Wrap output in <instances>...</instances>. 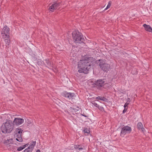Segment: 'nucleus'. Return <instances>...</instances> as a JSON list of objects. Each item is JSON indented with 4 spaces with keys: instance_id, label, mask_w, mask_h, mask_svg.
<instances>
[{
    "instance_id": "obj_1",
    "label": "nucleus",
    "mask_w": 152,
    "mask_h": 152,
    "mask_svg": "<svg viewBox=\"0 0 152 152\" xmlns=\"http://www.w3.org/2000/svg\"><path fill=\"white\" fill-rule=\"evenodd\" d=\"M93 57H85L78 63V67L79 68L78 71L80 73L87 74L91 66L93 65Z\"/></svg>"
},
{
    "instance_id": "obj_2",
    "label": "nucleus",
    "mask_w": 152,
    "mask_h": 152,
    "mask_svg": "<svg viewBox=\"0 0 152 152\" xmlns=\"http://www.w3.org/2000/svg\"><path fill=\"white\" fill-rule=\"evenodd\" d=\"M14 126V125L12 121L7 120L5 123L3 124L1 127V130L3 133H9L12 130Z\"/></svg>"
},
{
    "instance_id": "obj_3",
    "label": "nucleus",
    "mask_w": 152,
    "mask_h": 152,
    "mask_svg": "<svg viewBox=\"0 0 152 152\" xmlns=\"http://www.w3.org/2000/svg\"><path fill=\"white\" fill-rule=\"evenodd\" d=\"M72 34L74 41L76 43L83 42L84 39L81 33L77 31H75Z\"/></svg>"
},
{
    "instance_id": "obj_4",
    "label": "nucleus",
    "mask_w": 152,
    "mask_h": 152,
    "mask_svg": "<svg viewBox=\"0 0 152 152\" xmlns=\"http://www.w3.org/2000/svg\"><path fill=\"white\" fill-rule=\"evenodd\" d=\"M99 61L98 64L101 69L105 72L109 70L110 67V65L106 63L105 60L99 59L97 60Z\"/></svg>"
},
{
    "instance_id": "obj_5",
    "label": "nucleus",
    "mask_w": 152,
    "mask_h": 152,
    "mask_svg": "<svg viewBox=\"0 0 152 152\" xmlns=\"http://www.w3.org/2000/svg\"><path fill=\"white\" fill-rule=\"evenodd\" d=\"M88 83L90 85H95L96 86H102L106 84V80L104 79H99L96 81L90 80L88 81Z\"/></svg>"
},
{
    "instance_id": "obj_6",
    "label": "nucleus",
    "mask_w": 152,
    "mask_h": 152,
    "mask_svg": "<svg viewBox=\"0 0 152 152\" xmlns=\"http://www.w3.org/2000/svg\"><path fill=\"white\" fill-rule=\"evenodd\" d=\"M23 131L20 128H19L16 129L15 132L14 138L16 140L20 142H22L23 140L21 137V133Z\"/></svg>"
},
{
    "instance_id": "obj_7",
    "label": "nucleus",
    "mask_w": 152,
    "mask_h": 152,
    "mask_svg": "<svg viewBox=\"0 0 152 152\" xmlns=\"http://www.w3.org/2000/svg\"><path fill=\"white\" fill-rule=\"evenodd\" d=\"M10 29L7 26H5L1 31V34L2 38L5 39V38L10 37Z\"/></svg>"
},
{
    "instance_id": "obj_8",
    "label": "nucleus",
    "mask_w": 152,
    "mask_h": 152,
    "mask_svg": "<svg viewBox=\"0 0 152 152\" xmlns=\"http://www.w3.org/2000/svg\"><path fill=\"white\" fill-rule=\"evenodd\" d=\"M132 131L131 127L126 126L123 127L121 129V136L123 137L126 134L130 133Z\"/></svg>"
},
{
    "instance_id": "obj_9",
    "label": "nucleus",
    "mask_w": 152,
    "mask_h": 152,
    "mask_svg": "<svg viewBox=\"0 0 152 152\" xmlns=\"http://www.w3.org/2000/svg\"><path fill=\"white\" fill-rule=\"evenodd\" d=\"M24 122V120L23 119L19 118H15L13 122L14 126L16 125L18 126Z\"/></svg>"
},
{
    "instance_id": "obj_10",
    "label": "nucleus",
    "mask_w": 152,
    "mask_h": 152,
    "mask_svg": "<svg viewBox=\"0 0 152 152\" xmlns=\"http://www.w3.org/2000/svg\"><path fill=\"white\" fill-rule=\"evenodd\" d=\"M36 144V141L31 142L30 144V145L23 152H31L34 148Z\"/></svg>"
},
{
    "instance_id": "obj_11",
    "label": "nucleus",
    "mask_w": 152,
    "mask_h": 152,
    "mask_svg": "<svg viewBox=\"0 0 152 152\" xmlns=\"http://www.w3.org/2000/svg\"><path fill=\"white\" fill-rule=\"evenodd\" d=\"M75 94L73 93H69L67 92L63 93L62 95L63 96L67 98L68 99H72L74 96Z\"/></svg>"
},
{
    "instance_id": "obj_12",
    "label": "nucleus",
    "mask_w": 152,
    "mask_h": 152,
    "mask_svg": "<svg viewBox=\"0 0 152 152\" xmlns=\"http://www.w3.org/2000/svg\"><path fill=\"white\" fill-rule=\"evenodd\" d=\"M60 6L59 3L55 2L52 4L49 8V10L51 12L54 11V10L56 9Z\"/></svg>"
},
{
    "instance_id": "obj_13",
    "label": "nucleus",
    "mask_w": 152,
    "mask_h": 152,
    "mask_svg": "<svg viewBox=\"0 0 152 152\" xmlns=\"http://www.w3.org/2000/svg\"><path fill=\"white\" fill-rule=\"evenodd\" d=\"M143 26L144 27L145 30L146 31L152 33V28L150 25L144 24L143 25Z\"/></svg>"
},
{
    "instance_id": "obj_14",
    "label": "nucleus",
    "mask_w": 152,
    "mask_h": 152,
    "mask_svg": "<svg viewBox=\"0 0 152 152\" xmlns=\"http://www.w3.org/2000/svg\"><path fill=\"white\" fill-rule=\"evenodd\" d=\"M137 127L139 129L141 130L142 132L143 133L144 132L145 130L144 128L143 125L141 123H138L137 125Z\"/></svg>"
},
{
    "instance_id": "obj_15",
    "label": "nucleus",
    "mask_w": 152,
    "mask_h": 152,
    "mask_svg": "<svg viewBox=\"0 0 152 152\" xmlns=\"http://www.w3.org/2000/svg\"><path fill=\"white\" fill-rule=\"evenodd\" d=\"M96 99H99L100 100H102L104 102H107V99L104 97H102L100 96H98L96 98Z\"/></svg>"
},
{
    "instance_id": "obj_16",
    "label": "nucleus",
    "mask_w": 152,
    "mask_h": 152,
    "mask_svg": "<svg viewBox=\"0 0 152 152\" xmlns=\"http://www.w3.org/2000/svg\"><path fill=\"white\" fill-rule=\"evenodd\" d=\"M28 144H27L23 145L21 146L18 147L17 149V150L18 151H20L25 148L26 147L28 146Z\"/></svg>"
},
{
    "instance_id": "obj_17",
    "label": "nucleus",
    "mask_w": 152,
    "mask_h": 152,
    "mask_svg": "<svg viewBox=\"0 0 152 152\" xmlns=\"http://www.w3.org/2000/svg\"><path fill=\"white\" fill-rule=\"evenodd\" d=\"M9 38H7H7H5V39H4V42H5V44H6L5 45L7 47L9 45L10 43V40L9 39Z\"/></svg>"
},
{
    "instance_id": "obj_18",
    "label": "nucleus",
    "mask_w": 152,
    "mask_h": 152,
    "mask_svg": "<svg viewBox=\"0 0 152 152\" xmlns=\"http://www.w3.org/2000/svg\"><path fill=\"white\" fill-rule=\"evenodd\" d=\"M5 142L8 144H10L12 143L13 142V139L12 138L7 139V140H5Z\"/></svg>"
},
{
    "instance_id": "obj_19",
    "label": "nucleus",
    "mask_w": 152,
    "mask_h": 152,
    "mask_svg": "<svg viewBox=\"0 0 152 152\" xmlns=\"http://www.w3.org/2000/svg\"><path fill=\"white\" fill-rule=\"evenodd\" d=\"M80 147V145H75L74 146V148L75 149H78L79 151H81L84 149L83 148Z\"/></svg>"
},
{
    "instance_id": "obj_20",
    "label": "nucleus",
    "mask_w": 152,
    "mask_h": 152,
    "mask_svg": "<svg viewBox=\"0 0 152 152\" xmlns=\"http://www.w3.org/2000/svg\"><path fill=\"white\" fill-rule=\"evenodd\" d=\"M45 62L46 63L47 66H51V63L50 61L48 59H46L45 60Z\"/></svg>"
},
{
    "instance_id": "obj_21",
    "label": "nucleus",
    "mask_w": 152,
    "mask_h": 152,
    "mask_svg": "<svg viewBox=\"0 0 152 152\" xmlns=\"http://www.w3.org/2000/svg\"><path fill=\"white\" fill-rule=\"evenodd\" d=\"M96 87V86H94ZM96 88L99 90L103 91L104 88L103 87V86H96Z\"/></svg>"
},
{
    "instance_id": "obj_22",
    "label": "nucleus",
    "mask_w": 152,
    "mask_h": 152,
    "mask_svg": "<svg viewBox=\"0 0 152 152\" xmlns=\"http://www.w3.org/2000/svg\"><path fill=\"white\" fill-rule=\"evenodd\" d=\"M111 1H109L107 7L104 10H106L107 9H108L110 7L111 5Z\"/></svg>"
},
{
    "instance_id": "obj_23",
    "label": "nucleus",
    "mask_w": 152,
    "mask_h": 152,
    "mask_svg": "<svg viewBox=\"0 0 152 152\" xmlns=\"http://www.w3.org/2000/svg\"><path fill=\"white\" fill-rule=\"evenodd\" d=\"M84 132L86 133H89L90 132V131L88 129H84Z\"/></svg>"
},
{
    "instance_id": "obj_24",
    "label": "nucleus",
    "mask_w": 152,
    "mask_h": 152,
    "mask_svg": "<svg viewBox=\"0 0 152 152\" xmlns=\"http://www.w3.org/2000/svg\"><path fill=\"white\" fill-rule=\"evenodd\" d=\"M98 109L102 111L104 110V108L102 107L99 106V107H98Z\"/></svg>"
},
{
    "instance_id": "obj_25",
    "label": "nucleus",
    "mask_w": 152,
    "mask_h": 152,
    "mask_svg": "<svg viewBox=\"0 0 152 152\" xmlns=\"http://www.w3.org/2000/svg\"><path fill=\"white\" fill-rule=\"evenodd\" d=\"M93 104L94 106H95L97 107L98 108V107H99V105L98 104H97L96 103L94 102Z\"/></svg>"
},
{
    "instance_id": "obj_26",
    "label": "nucleus",
    "mask_w": 152,
    "mask_h": 152,
    "mask_svg": "<svg viewBox=\"0 0 152 152\" xmlns=\"http://www.w3.org/2000/svg\"><path fill=\"white\" fill-rule=\"evenodd\" d=\"M129 103H127V102H126V103L125 104H124V108H126V107H127L128 106V104H129Z\"/></svg>"
},
{
    "instance_id": "obj_27",
    "label": "nucleus",
    "mask_w": 152,
    "mask_h": 152,
    "mask_svg": "<svg viewBox=\"0 0 152 152\" xmlns=\"http://www.w3.org/2000/svg\"><path fill=\"white\" fill-rule=\"evenodd\" d=\"M127 110V108H124V109L123 110V113H125Z\"/></svg>"
},
{
    "instance_id": "obj_28",
    "label": "nucleus",
    "mask_w": 152,
    "mask_h": 152,
    "mask_svg": "<svg viewBox=\"0 0 152 152\" xmlns=\"http://www.w3.org/2000/svg\"><path fill=\"white\" fill-rule=\"evenodd\" d=\"M130 99L129 98H128L127 102L129 103L130 102Z\"/></svg>"
},
{
    "instance_id": "obj_29",
    "label": "nucleus",
    "mask_w": 152,
    "mask_h": 152,
    "mask_svg": "<svg viewBox=\"0 0 152 152\" xmlns=\"http://www.w3.org/2000/svg\"><path fill=\"white\" fill-rule=\"evenodd\" d=\"M70 110H73V109L72 107H70Z\"/></svg>"
},
{
    "instance_id": "obj_30",
    "label": "nucleus",
    "mask_w": 152,
    "mask_h": 152,
    "mask_svg": "<svg viewBox=\"0 0 152 152\" xmlns=\"http://www.w3.org/2000/svg\"><path fill=\"white\" fill-rule=\"evenodd\" d=\"M36 152H40V151L39 150H37Z\"/></svg>"
},
{
    "instance_id": "obj_31",
    "label": "nucleus",
    "mask_w": 152,
    "mask_h": 152,
    "mask_svg": "<svg viewBox=\"0 0 152 152\" xmlns=\"http://www.w3.org/2000/svg\"><path fill=\"white\" fill-rule=\"evenodd\" d=\"M83 115V116H85V117H87V116H86V115Z\"/></svg>"
}]
</instances>
